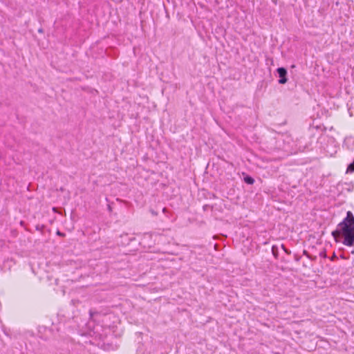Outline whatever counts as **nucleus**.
<instances>
[{
  "label": "nucleus",
  "instance_id": "nucleus-11",
  "mask_svg": "<svg viewBox=\"0 0 354 354\" xmlns=\"http://www.w3.org/2000/svg\"><path fill=\"white\" fill-rule=\"evenodd\" d=\"M192 23L193 24V25H194V26H195V28H196V25H195V24H194V21L192 19Z\"/></svg>",
  "mask_w": 354,
  "mask_h": 354
},
{
  "label": "nucleus",
  "instance_id": "nucleus-12",
  "mask_svg": "<svg viewBox=\"0 0 354 354\" xmlns=\"http://www.w3.org/2000/svg\"><path fill=\"white\" fill-rule=\"evenodd\" d=\"M108 209H109V211H111V206H110V205H108Z\"/></svg>",
  "mask_w": 354,
  "mask_h": 354
},
{
  "label": "nucleus",
  "instance_id": "nucleus-6",
  "mask_svg": "<svg viewBox=\"0 0 354 354\" xmlns=\"http://www.w3.org/2000/svg\"><path fill=\"white\" fill-rule=\"evenodd\" d=\"M57 234L58 236H62V237L65 236V234H64L63 232H60V231H59V230L57 232Z\"/></svg>",
  "mask_w": 354,
  "mask_h": 354
},
{
  "label": "nucleus",
  "instance_id": "nucleus-5",
  "mask_svg": "<svg viewBox=\"0 0 354 354\" xmlns=\"http://www.w3.org/2000/svg\"><path fill=\"white\" fill-rule=\"evenodd\" d=\"M353 171H354V159H353V162H351V164L348 165V166L347 167V170H346L347 173H352Z\"/></svg>",
  "mask_w": 354,
  "mask_h": 354
},
{
  "label": "nucleus",
  "instance_id": "nucleus-4",
  "mask_svg": "<svg viewBox=\"0 0 354 354\" xmlns=\"http://www.w3.org/2000/svg\"><path fill=\"white\" fill-rule=\"evenodd\" d=\"M244 182L248 185H252L254 183V179L250 176H245L244 177Z\"/></svg>",
  "mask_w": 354,
  "mask_h": 354
},
{
  "label": "nucleus",
  "instance_id": "nucleus-9",
  "mask_svg": "<svg viewBox=\"0 0 354 354\" xmlns=\"http://www.w3.org/2000/svg\"><path fill=\"white\" fill-rule=\"evenodd\" d=\"M275 248H276V247H275V246H274V245H273V246H272V251L273 254H274V250H275Z\"/></svg>",
  "mask_w": 354,
  "mask_h": 354
},
{
  "label": "nucleus",
  "instance_id": "nucleus-13",
  "mask_svg": "<svg viewBox=\"0 0 354 354\" xmlns=\"http://www.w3.org/2000/svg\"><path fill=\"white\" fill-rule=\"evenodd\" d=\"M341 257H342V259H346V257H344V254L341 255Z\"/></svg>",
  "mask_w": 354,
  "mask_h": 354
},
{
  "label": "nucleus",
  "instance_id": "nucleus-1",
  "mask_svg": "<svg viewBox=\"0 0 354 354\" xmlns=\"http://www.w3.org/2000/svg\"><path fill=\"white\" fill-rule=\"evenodd\" d=\"M332 234L337 241L347 246H354V216L351 212H347L346 216Z\"/></svg>",
  "mask_w": 354,
  "mask_h": 354
},
{
  "label": "nucleus",
  "instance_id": "nucleus-3",
  "mask_svg": "<svg viewBox=\"0 0 354 354\" xmlns=\"http://www.w3.org/2000/svg\"><path fill=\"white\" fill-rule=\"evenodd\" d=\"M344 146L349 150L354 149V136H348L344 139Z\"/></svg>",
  "mask_w": 354,
  "mask_h": 354
},
{
  "label": "nucleus",
  "instance_id": "nucleus-7",
  "mask_svg": "<svg viewBox=\"0 0 354 354\" xmlns=\"http://www.w3.org/2000/svg\"><path fill=\"white\" fill-rule=\"evenodd\" d=\"M348 113H349V115L350 116H353V111H351V108H348Z\"/></svg>",
  "mask_w": 354,
  "mask_h": 354
},
{
  "label": "nucleus",
  "instance_id": "nucleus-8",
  "mask_svg": "<svg viewBox=\"0 0 354 354\" xmlns=\"http://www.w3.org/2000/svg\"><path fill=\"white\" fill-rule=\"evenodd\" d=\"M282 248L284 250V251L286 252V253H288V251L286 250L285 246L283 245H281Z\"/></svg>",
  "mask_w": 354,
  "mask_h": 354
},
{
  "label": "nucleus",
  "instance_id": "nucleus-14",
  "mask_svg": "<svg viewBox=\"0 0 354 354\" xmlns=\"http://www.w3.org/2000/svg\"><path fill=\"white\" fill-rule=\"evenodd\" d=\"M53 210L55 212H56V208H55V207H53Z\"/></svg>",
  "mask_w": 354,
  "mask_h": 354
},
{
  "label": "nucleus",
  "instance_id": "nucleus-10",
  "mask_svg": "<svg viewBox=\"0 0 354 354\" xmlns=\"http://www.w3.org/2000/svg\"><path fill=\"white\" fill-rule=\"evenodd\" d=\"M162 212H163L164 213H166V212H167V208H166V207H164V208L162 209Z\"/></svg>",
  "mask_w": 354,
  "mask_h": 354
},
{
  "label": "nucleus",
  "instance_id": "nucleus-16",
  "mask_svg": "<svg viewBox=\"0 0 354 354\" xmlns=\"http://www.w3.org/2000/svg\"><path fill=\"white\" fill-rule=\"evenodd\" d=\"M21 225H23L24 224V221H21Z\"/></svg>",
  "mask_w": 354,
  "mask_h": 354
},
{
  "label": "nucleus",
  "instance_id": "nucleus-2",
  "mask_svg": "<svg viewBox=\"0 0 354 354\" xmlns=\"http://www.w3.org/2000/svg\"><path fill=\"white\" fill-rule=\"evenodd\" d=\"M277 74L279 77V83L284 84L287 82V70L283 67H279L277 69Z\"/></svg>",
  "mask_w": 354,
  "mask_h": 354
},
{
  "label": "nucleus",
  "instance_id": "nucleus-15",
  "mask_svg": "<svg viewBox=\"0 0 354 354\" xmlns=\"http://www.w3.org/2000/svg\"><path fill=\"white\" fill-rule=\"evenodd\" d=\"M90 316H91V317H93V313H92V312H91V311H90Z\"/></svg>",
  "mask_w": 354,
  "mask_h": 354
}]
</instances>
